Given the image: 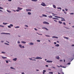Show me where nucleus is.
<instances>
[{
    "label": "nucleus",
    "instance_id": "44",
    "mask_svg": "<svg viewBox=\"0 0 74 74\" xmlns=\"http://www.w3.org/2000/svg\"><path fill=\"white\" fill-rule=\"evenodd\" d=\"M25 27H28V26L27 25H25Z\"/></svg>",
    "mask_w": 74,
    "mask_h": 74
},
{
    "label": "nucleus",
    "instance_id": "1",
    "mask_svg": "<svg viewBox=\"0 0 74 74\" xmlns=\"http://www.w3.org/2000/svg\"><path fill=\"white\" fill-rule=\"evenodd\" d=\"M33 59H42V58L38 57H37L36 58L32 57Z\"/></svg>",
    "mask_w": 74,
    "mask_h": 74
},
{
    "label": "nucleus",
    "instance_id": "47",
    "mask_svg": "<svg viewBox=\"0 0 74 74\" xmlns=\"http://www.w3.org/2000/svg\"><path fill=\"white\" fill-rule=\"evenodd\" d=\"M0 26L1 27H4V26H2L1 25H0Z\"/></svg>",
    "mask_w": 74,
    "mask_h": 74
},
{
    "label": "nucleus",
    "instance_id": "24",
    "mask_svg": "<svg viewBox=\"0 0 74 74\" xmlns=\"http://www.w3.org/2000/svg\"><path fill=\"white\" fill-rule=\"evenodd\" d=\"M46 72V71L44 70L43 71V74H45V72Z\"/></svg>",
    "mask_w": 74,
    "mask_h": 74
},
{
    "label": "nucleus",
    "instance_id": "55",
    "mask_svg": "<svg viewBox=\"0 0 74 74\" xmlns=\"http://www.w3.org/2000/svg\"><path fill=\"white\" fill-rule=\"evenodd\" d=\"M61 67H63V68H66V67L64 66H62Z\"/></svg>",
    "mask_w": 74,
    "mask_h": 74
},
{
    "label": "nucleus",
    "instance_id": "28",
    "mask_svg": "<svg viewBox=\"0 0 74 74\" xmlns=\"http://www.w3.org/2000/svg\"><path fill=\"white\" fill-rule=\"evenodd\" d=\"M58 22L59 23H60V24H62V22L60 21H59Z\"/></svg>",
    "mask_w": 74,
    "mask_h": 74
},
{
    "label": "nucleus",
    "instance_id": "45",
    "mask_svg": "<svg viewBox=\"0 0 74 74\" xmlns=\"http://www.w3.org/2000/svg\"><path fill=\"white\" fill-rule=\"evenodd\" d=\"M65 11H68V9H67L65 8Z\"/></svg>",
    "mask_w": 74,
    "mask_h": 74
},
{
    "label": "nucleus",
    "instance_id": "26",
    "mask_svg": "<svg viewBox=\"0 0 74 74\" xmlns=\"http://www.w3.org/2000/svg\"><path fill=\"white\" fill-rule=\"evenodd\" d=\"M3 25H7V24H8V23H3Z\"/></svg>",
    "mask_w": 74,
    "mask_h": 74
},
{
    "label": "nucleus",
    "instance_id": "62",
    "mask_svg": "<svg viewBox=\"0 0 74 74\" xmlns=\"http://www.w3.org/2000/svg\"><path fill=\"white\" fill-rule=\"evenodd\" d=\"M72 27H73V28H74V25H73V26H72Z\"/></svg>",
    "mask_w": 74,
    "mask_h": 74
},
{
    "label": "nucleus",
    "instance_id": "15",
    "mask_svg": "<svg viewBox=\"0 0 74 74\" xmlns=\"http://www.w3.org/2000/svg\"><path fill=\"white\" fill-rule=\"evenodd\" d=\"M2 58L3 59H7V58L5 57H2Z\"/></svg>",
    "mask_w": 74,
    "mask_h": 74
},
{
    "label": "nucleus",
    "instance_id": "5",
    "mask_svg": "<svg viewBox=\"0 0 74 74\" xmlns=\"http://www.w3.org/2000/svg\"><path fill=\"white\" fill-rule=\"evenodd\" d=\"M18 10L19 11V10H22L23 9L22 8H21L19 7H18L17 8Z\"/></svg>",
    "mask_w": 74,
    "mask_h": 74
},
{
    "label": "nucleus",
    "instance_id": "39",
    "mask_svg": "<svg viewBox=\"0 0 74 74\" xmlns=\"http://www.w3.org/2000/svg\"><path fill=\"white\" fill-rule=\"evenodd\" d=\"M1 53H3V54L5 53V52H2Z\"/></svg>",
    "mask_w": 74,
    "mask_h": 74
},
{
    "label": "nucleus",
    "instance_id": "63",
    "mask_svg": "<svg viewBox=\"0 0 74 74\" xmlns=\"http://www.w3.org/2000/svg\"><path fill=\"white\" fill-rule=\"evenodd\" d=\"M46 67H48V65H46Z\"/></svg>",
    "mask_w": 74,
    "mask_h": 74
},
{
    "label": "nucleus",
    "instance_id": "49",
    "mask_svg": "<svg viewBox=\"0 0 74 74\" xmlns=\"http://www.w3.org/2000/svg\"><path fill=\"white\" fill-rule=\"evenodd\" d=\"M6 62L7 63H8V61L6 60Z\"/></svg>",
    "mask_w": 74,
    "mask_h": 74
},
{
    "label": "nucleus",
    "instance_id": "32",
    "mask_svg": "<svg viewBox=\"0 0 74 74\" xmlns=\"http://www.w3.org/2000/svg\"><path fill=\"white\" fill-rule=\"evenodd\" d=\"M57 9H58L59 10H62V8H60V7L58 8Z\"/></svg>",
    "mask_w": 74,
    "mask_h": 74
},
{
    "label": "nucleus",
    "instance_id": "21",
    "mask_svg": "<svg viewBox=\"0 0 74 74\" xmlns=\"http://www.w3.org/2000/svg\"><path fill=\"white\" fill-rule=\"evenodd\" d=\"M56 58L58 59H59L60 58H59V57L58 56H56Z\"/></svg>",
    "mask_w": 74,
    "mask_h": 74
},
{
    "label": "nucleus",
    "instance_id": "6",
    "mask_svg": "<svg viewBox=\"0 0 74 74\" xmlns=\"http://www.w3.org/2000/svg\"><path fill=\"white\" fill-rule=\"evenodd\" d=\"M46 62L47 63H52V61L47 60L46 61Z\"/></svg>",
    "mask_w": 74,
    "mask_h": 74
},
{
    "label": "nucleus",
    "instance_id": "2",
    "mask_svg": "<svg viewBox=\"0 0 74 74\" xmlns=\"http://www.w3.org/2000/svg\"><path fill=\"white\" fill-rule=\"evenodd\" d=\"M43 24H46V25H49V23L46 21H44L43 22Z\"/></svg>",
    "mask_w": 74,
    "mask_h": 74
},
{
    "label": "nucleus",
    "instance_id": "54",
    "mask_svg": "<svg viewBox=\"0 0 74 74\" xmlns=\"http://www.w3.org/2000/svg\"><path fill=\"white\" fill-rule=\"evenodd\" d=\"M60 62H62L63 61V60H60Z\"/></svg>",
    "mask_w": 74,
    "mask_h": 74
},
{
    "label": "nucleus",
    "instance_id": "29",
    "mask_svg": "<svg viewBox=\"0 0 74 74\" xmlns=\"http://www.w3.org/2000/svg\"><path fill=\"white\" fill-rule=\"evenodd\" d=\"M10 26L11 27H13L14 25H13L11 24L10 25Z\"/></svg>",
    "mask_w": 74,
    "mask_h": 74
},
{
    "label": "nucleus",
    "instance_id": "14",
    "mask_svg": "<svg viewBox=\"0 0 74 74\" xmlns=\"http://www.w3.org/2000/svg\"><path fill=\"white\" fill-rule=\"evenodd\" d=\"M29 44V45H34V43H33L31 42Z\"/></svg>",
    "mask_w": 74,
    "mask_h": 74
},
{
    "label": "nucleus",
    "instance_id": "58",
    "mask_svg": "<svg viewBox=\"0 0 74 74\" xmlns=\"http://www.w3.org/2000/svg\"><path fill=\"white\" fill-rule=\"evenodd\" d=\"M22 48H25V46H22Z\"/></svg>",
    "mask_w": 74,
    "mask_h": 74
},
{
    "label": "nucleus",
    "instance_id": "22",
    "mask_svg": "<svg viewBox=\"0 0 74 74\" xmlns=\"http://www.w3.org/2000/svg\"><path fill=\"white\" fill-rule=\"evenodd\" d=\"M7 12H9V13H11V11L8 10H7Z\"/></svg>",
    "mask_w": 74,
    "mask_h": 74
},
{
    "label": "nucleus",
    "instance_id": "53",
    "mask_svg": "<svg viewBox=\"0 0 74 74\" xmlns=\"http://www.w3.org/2000/svg\"><path fill=\"white\" fill-rule=\"evenodd\" d=\"M17 43H18V44H20V41H18L17 42Z\"/></svg>",
    "mask_w": 74,
    "mask_h": 74
},
{
    "label": "nucleus",
    "instance_id": "20",
    "mask_svg": "<svg viewBox=\"0 0 74 74\" xmlns=\"http://www.w3.org/2000/svg\"><path fill=\"white\" fill-rule=\"evenodd\" d=\"M19 46L21 48H22V45H19Z\"/></svg>",
    "mask_w": 74,
    "mask_h": 74
},
{
    "label": "nucleus",
    "instance_id": "4",
    "mask_svg": "<svg viewBox=\"0 0 74 74\" xmlns=\"http://www.w3.org/2000/svg\"><path fill=\"white\" fill-rule=\"evenodd\" d=\"M41 5H42V6H46V5H45V3H42L41 4Z\"/></svg>",
    "mask_w": 74,
    "mask_h": 74
},
{
    "label": "nucleus",
    "instance_id": "3",
    "mask_svg": "<svg viewBox=\"0 0 74 74\" xmlns=\"http://www.w3.org/2000/svg\"><path fill=\"white\" fill-rule=\"evenodd\" d=\"M1 34H9L10 35V33H5L4 32H3L1 33Z\"/></svg>",
    "mask_w": 74,
    "mask_h": 74
},
{
    "label": "nucleus",
    "instance_id": "30",
    "mask_svg": "<svg viewBox=\"0 0 74 74\" xmlns=\"http://www.w3.org/2000/svg\"><path fill=\"white\" fill-rule=\"evenodd\" d=\"M28 15H31V14H32V13H31L30 12H28Z\"/></svg>",
    "mask_w": 74,
    "mask_h": 74
},
{
    "label": "nucleus",
    "instance_id": "60",
    "mask_svg": "<svg viewBox=\"0 0 74 74\" xmlns=\"http://www.w3.org/2000/svg\"><path fill=\"white\" fill-rule=\"evenodd\" d=\"M54 44H56V42H54Z\"/></svg>",
    "mask_w": 74,
    "mask_h": 74
},
{
    "label": "nucleus",
    "instance_id": "33",
    "mask_svg": "<svg viewBox=\"0 0 74 74\" xmlns=\"http://www.w3.org/2000/svg\"><path fill=\"white\" fill-rule=\"evenodd\" d=\"M45 36H46L47 37H50V36L49 35H46Z\"/></svg>",
    "mask_w": 74,
    "mask_h": 74
},
{
    "label": "nucleus",
    "instance_id": "50",
    "mask_svg": "<svg viewBox=\"0 0 74 74\" xmlns=\"http://www.w3.org/2000/svg\"><path fill=\"white\" fill-rule=\"evenodd\" d=\"M54 21H55V22H58V21H56V20H54Z\"/></svg>",
    "mask_w": 74,
    "mask_h": 74
},
{
    "label": "nucleus",
    "instance_id": "38",
    "mask_svg": "<svg viewBox=\"0 0 74 74\" xmlns=\"http://www.w3.org/2000/svg\"><path fill=\"white\" fill-rule=\"evenodd\" d=\"M70 64H71V63L70 62H69L67 64L68 65H70Z\"/></svg>",
    "mask_w": 74,
    "mask_h": 74
},
{
    "label": "nucleus",
    "instance_id": "46",
    "mask_svg": "<svg viewBox=\"0 0 74 74\" xmlns=\"http://www.w3.org/2000/svg\"><path fill=\"white\" fill-rule=\"evenodd\" d=\"M32 60H33V61H34H34H36V60H35V59H32Z\"/></svg>",
    "mask_w": 74,
    "mask_h": 74
},
{
    "label": "nucleus",
    "instance_id": "31",
    "mask_svg": "<svg viewBox=\"0 0 74 74\" xmlns=\"http://www.w3.org/2000/svg\"><path fill=\"white\" fill-rule=\"evenodd\" d=\"M32 1H37V0H31Z\"/></svg>",
    "mask_w": 74,
    "mask_h": 74
},
{
    "label": "nucleus",
    "instance_id": "41",
    "mask_svg": "<svg viewBox=\"0 0 74 74\" xmlns=\"http://www.w3.org/2000/svg\"><path fill=\"white\" fill-rule=\"evenodd\" d=\"M70 15H74L73 13H71L70 14Z\"/></svg>",
    "mask_w": 74,
    "mask_h": 74
},
{
    "label": "nucleus",
    "instance_id": "61",
    "mask_svg": "<svg viewBox=\"0 0 74 74\" xmlns=\"http://www.w3.org/2000/svg\"><path fill=\"white\" fill-rule=\"evenodd\" d=\"M61 74H64V73H63V72H62Z\"/></svg>",
    "mask_w": 74,
    "mask_h": 74
},
{
    "label": "nucleus",
    "instance_id": "23",
    "mask_svg": "<svg viewBox=\"0 0 74 74\" xmlns=\"http://www.w3.org/2000/svg\"><path fill=\"white\" fill-rule=\"evenodd\" d=\"M20 27L19 26H16V27H15V28L16 29V28H19Z\"/></svg>",
    "mask_w": 74,
    "mask_h": 74
},
{
    "label": "nucleus",
    "instance_id": "17",
    "mask_svg": "<svg viewBox=\"0 0 74 74\" xmlns=\"http://www.w3.org/2000/svg\"><path fill=\"white\" fill-rule=\"evenodd\" d=\"M42 29H45L46 30H49V29H48L47 28L42 27Z\"/></svg>",
    "mask_w": 74,
    "mask_h": 74
},
{
    "label": "nucleus",
    "instance_id": "13",
    "mask_svg": "<svg viewBox=\"0 0 74 74\" xmlns=\"http://www.w3.org/2000/svg\"><path fill=\"white\" fill-rule=\"evenodd\" d=\"M52 38H58V37L55 36H53L52 37Z\"/></svg>",
    "mask_w": 74,
    "mask_h": 74
},
{
    "label": "nucleus",
    "instance_id": "40",
    "mask_svg": "<svg viewBox=\"0 0 74 74\" xmlns=\"http://www.w3.org/2000/svg\"><path fill=\"white\" fill-rule=\"evenodd\" d=\"M49 74H53V72H50L49 73Z\"/></svg>",
    "mask_w": 74,
    "mask_h": 74
},
{
    "label": "nucleus",
    "instance_id": "42",
    "mask_svg": "<svg viewBox=\"0 0 74 74\" xmlns=\"http://www.w3.org/2000/svg\"><path fill=\"white\" fill-rule=\"evenodd\" d=\"M0 9H1V10H3V8L0 7Z\"/></svg>",
    "mask_w": 74,
    "mask_h": 74
},
{
    "label": "nucleus",
    "instance_id": "36",
    "mask_svg": "<svg viewBox=\"0 0 74 74\" xmlns=\"http://www.w3.org/2000/svg\"><path fill=\"white\" fill-rule=\"evenodd\" d=\"M16 11H17V12H19V11H20L18 9L16 10Z\"/></svg>",
    "mask_w": 74,
    "mask_h": 74
},
{
    "label": "nucleus",
    "instance_id": "64",
    "mask_svg": "<svg viewBox=\"0 0 74 74\" xmlns=\"http://www.w3.org/2000/svg\"><path fill=\"white\" fill-rule=\"evenodd\" d=\"M21 73L22 74H25V73H23V72L22 73Z\"/></svg>",
    "mask_w": 74,
    "mask_h": 74
},
{
    "label": "nucleus",
    "instance_id": "37",
    "mask_svg": "<svg viewBox=\"0 0 74 74\" xmlns=\"http://www.w3.org/2000/svg\"><path fill=\"white\" fill-rule=\"evenodd\" d=\"M37 34H38V35H42V34H39L38 33H37Z\"/></svg>",
    "mask_w": 74,
    "mask_h": 74
},
{
    "label": "nucleus",
    "instance_id": "27",
    "mask_svg": "<svg viewBox=\"0 0 74 74\" xmlns=\"http://www.w3.org/2000/svg\"><path fill=\"white\" fill-rule=\"evenodd\" d=\"M42 16H45V17H47V15H45V14H42Z\"/></svg>",
    "mask_w": 74,
    "mask_h": 74
},
{
    "label": "nucleus",
    "instance_id": "57",
    "mask_svg": "<svg viewBox=\"0 0 74 74\" xmlns=\"http://www.w3.org/2000/svg\"><path fill=\"white\" fill-rule=\"evenodd\" d=\"M13 11H14V12H16V11L15 10H13Z\"/></svg>",
    "mask_w": 74,
    "mask_h": 74
},
{
    "label": "nucleus",
    "instance_id": "10",
    "mask_svg": "<svg viewBox=\"0 0 74 74\" xmlns=\"http://www.w3.org/2000/svg\"><path fill=\"white\" fill-rule=\"evenodd\" d=\"M13 60L14 61H16V60H17V58H15L13 59Z\"/></svg>",
    "mask_w": 74,
    "mask_h": 74
},
{
    "label": "nucleus",
    "instance_id": "8",
    "mask_svg": "<svg viewBox=\"0 0 74 74\" xmlns=\"http://www.w3.org/2000/svg\"><path fill=\"white\" fill-rule=\"evenodd\" d=\"M26 10L27 11H32V10L31 9H26Z\"/></svg>",
    "mask_w": 74,
    "mask_h": 74
},
{
    "label": "nucleus",
    "instance_id": "12",
    "mask_svg": "<svg viewBox=\"0 0 74 74\" xmlns=\"http://www.w3.org/2000/svg\"><path fill=\"white\" fill-rule=\"evenodd\" d=\"M53 7L54 8H56V5H53Z\"/></svg>",
    "mask_w": 74,
    "mask_h": 74
},
{
    "label": "nucleus",
    "instance_id": "11",
    "mask_svg": "<svg viewBox=\"0 0 74 74\" xmlns=\"http://www.w3.org/2000/svg\"><path fill=\"white\" fill-rule=\"evenodd\" d=\"M21 43H23V44H26V42L24 41H22L21 42Z\"/></svg>",
    "mask_w": 74,
    "mask_h": 74
},
{
    "label": "nucleus",
    "instance_id": "59",
    "mask_svg": "<svg viewBox=\"0 0 74 74\" xmlns=\"http://www.w3.org/2000/svg\"><path fill=\"white\" fill-rule=\"evenodd\" d=\"M57 19V20H59V19L58 18H56V19Z\"/></svg>",
    "mask_w": 74,
    "mask_h": 74
},
{
    "label": "nucleus",
    "instance_id": "43",
    "mask_svg": "<svg viewBox=\"0 0 74 74\" xmlns=\"http://www.w3.org/2000/svg\"><path fill=\"white\" fill-rule=\"evenodd\" d=\"M61 21H65V19H62L61 20Z\"/></svg>",
    "mask_w": 74,
    "mask_h": 74
},
{
    "label": "nucleus",
    "instance_id": "7",
    "mask_svg": "<svg viewBox=\"0 0 74 74\" xmlns=\"http://www.w3.org/2000/svg\"><path fill=\"white\" fill-rule=\"evenodd\" d=\"M53 16H55V17H56V18H61L60 17H59L58 16H56L53 15Z\"/></svg>",
    "mask_w": 74,
    "mask_h": 74
},
{
    "label": "nucleus",
    "instance_id": "16",
    "mask_svg": "<svg viewBox=\"0 0 74 74\" xmlns=\"http://www.w3.org/2000/svg\"><path fill=\"white\" fill-rule=\"evenodd\" d=\"M64 38H65V39H67V40H68L69 39V38L64 36Z\"/></svg>",
    "mask_w": 74,
    "mask_h": 74
},
{
    "label": "nucleus",
    "instance_id": "34",
    "mask_svg": "<svg viewBox=\"0 0 74 74\" xmlns=\"http://www.w3.org/2000/svg\"><path fill=\"white\" fill-rule=\"evenodd\" d=\"M8 27H9V28H11V27L10 25H8Z\"/></svg>",
    "mask_w": 74,
    "mask_h": 74
},
{
    "label": "nucleus",
    "instance_id": "56",
    "mask_svg": "<svg viewBox=\"0 0 74 74\" xmlns=\"http://www.w3.org/2000/svg\"><path fill=\"white\" fill-rule=\"evenodd\" d=\"M34 29L35 30H37V29L36 28H34Z\"/></svg>",
    "mask_w": 74,
    "mask_h": 74
},
{
    "label": "nucleus",
    "instance_id": "18",
    "mask_svg": "<svg viewBox=\"0 0 74 74\" xmlns=\"http://www.w3.org/2000/svg\"><path fill=\"white\" fill-rule=\"evenodd\" d=\"M59 44H57L55 45V47H59Z\"/></svg>",
    "mask_w": 74,
    "mask_h": 74
},
{
    "label": "nucleus",
    "instance_id": "51",
    "mask_svg": "<svg viewBox=\"0 0 74 74\" xmlns=\"http://www.w3.org/2000/svg\"><path fill=\"white\" fill-rule=\"evenodd\" d=\"M29 59L30 60H32V58H29Z\"/></svg>",
    "mask_w": 74,
    "mask_h": 74
},
{
    "label": "nucleus",
    "instance_id": "35",
    "mask_svg": "<svg viewBox=\"0 0 74 74\" xmlns=\"http://www.w3.org/2000/svg\"><path fill=\"white\" fill-rule=\"evenodd\" d=\"M10 69H13L14 70H15V69L13 67H10Z\"/></svg>",
    "mask_w": 74,
    "mask_h": 74
},
{
    "label": "nucleus",
    "instance_id": "52",
    "mask_svg": "<svg viewBox=\"0 0 74 74\" xmlns=\"http://www.w3.org/2000/svg\"><path fill=\"white\" fill-rule=\"evenodd\" d=\"M37 42H40V40H37Z\"/></svg>",
    "mask_w": 74,
    "mask_h": 74
},
{
    "label": "nucleus",
    "instance_id": "9",
    "mask_svg": "<svg viewBox=\"0 0 74 74\" xmlns=\"http://www.w3.org/2000/svg\"><path fill=\"white\" fill-rule=\"evenodd\" d=\"M62 11L63 12H64V13L65 14H67V13L66 12H65V10H64L62 9Z\"/></svg>",
    "mask_w": 74,
    "mask_h": 74
},
{
    "label": "nucleus",
    "instance_id": "25",
    "mask_svg": "<svg viewBox=\"0 0 74 74\" xmlns=\"http://www.w3.org/2000/svg\"><path fill=\"white\" fill-rule=\"evenodd\" d=\"M5 44V45H10L7 43L5 42L4 43Z\"/></svg>",
    "mask_w": 74,
    "mask_h": 74
},
{
    "label": "nucleus",
    "instance_id": "19",
    "mask_svg": "<svg viewBox=\"0 0 74 74\" xmlns=\"http://www.w3.org/2000/svg\"><path fill=\"white\" fill-rule=\"evenodd\" d=\"M49 18H52V16H48Z\"/></svg>",
    "mask_w": 74,
    "mask_h": 74
},
{
    "label": "nucleus",
    "instance_id": "48",
    "mask_svg": "<svg viewBox=\"0 0 74 74\" xmlns=\"http://www.w3.org/2000/svg\"><path fill=\"white\" fill-rule=\"evenodd\" d=\"M63 25H66V23H63Z\"/></svg>",
    "mask_w": 74,
    "mask_h": 74
}]
</instances>
